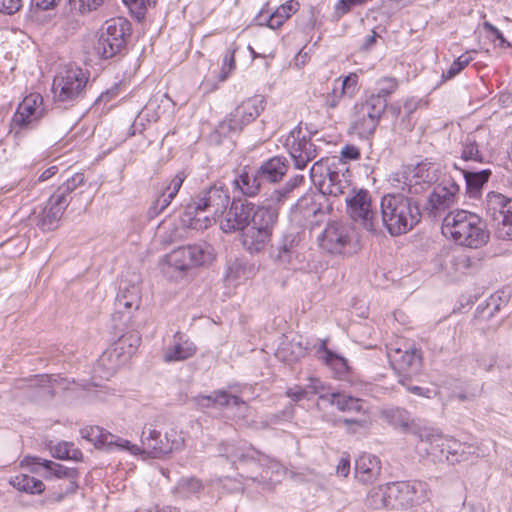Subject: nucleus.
Masks as SVG:
<instances>
[{
    "mask_svg": "<svg viewBox=\"0 0 512 512\" xmlns=\"http://www.w3.org/2000/svg\"><path fill=\"white\" fill-rule=\"evenodd\" d=\"M265 101L260 95L241 102L220 124L222 130L241 131L244 126L254 121L264 110Z\"/></svg>",
    "mask_w": 512,
    "mask_h": 512,
    "instance_id": "10",
    "label": "nucleus"
},
{
    "mask_svg": "<svg viewBox=\"0 0 512 512\" xmlns=\"http://www.w3.org/2000/svg\"><path fill=\"white\" fill-rule=\"evenodd\" d=\"M440 447V454L445 455L446 460L452 464L468 460L473 447L466 443H461L456 439L445 436L442 444H437Z\"/></svg>",
    "mask_w": 512,
    "mask_h": 512,
    "instance_id": "33",
    "label": "nucleus"
},
{
    "mask_svg": "<svg viewBox=\"0 0 512 512\" xmlns=\"http://www.w3.org/2000/svg\"><path fill=\"white\" fill-rule=\"evenodd\" d=\"M129 31L130 24L123 18L106 21L96 45L97 53L105 59L116 55L124 47Z\"/></svg>",
    "mask_w": 512,
    "mask_h": 512,
    "instance_id": "8",
    "label": "nucleus"
},
{
    "mask_svg": "<svg viewBox=\"0 0 512 512\" xmlns=\"http://www.w3.org/2000/svg\"><path fill=\"white\" fill-rule=\"evenodd\" d=\"M81 435L95 445H107L125 451H127V449H132L133 451L137 450L135 445L130 441L115 436L99 426L85 427L81 429Z\"/></svg>",
    "mask_w": 512,
    "mask_h": 512,
    "instance_id": "23",
    "label": "nucleus"
},
{
    "mask_svg": "<svg viewBox=\"0 0 512 512\" xmlns=\"http://www.w3.org/2000/svg\"><path fill=\"white\" fill-rule=\"evenodd\" d=\"M53 457L57 459H78L80 451L73 449V444L69 442H60L51 449Z\"/></svg>",
    "mask_w": 512,
    "mask_h": 512,
    "instance_id": "58",
    "label": "nucleus"
},
{
    "mask_svg": "<svg viewBox=\"0 0 512 512\" xmlns=\"http://www.w3.org/2000/svg\"><path fill=\"white\" fill-rule=\"evenodd\" d=\"M299 9V3L295 0H289L286 3L280 5L272 14L268 17L265 13L260 12L257 17L259 24L266 22V25L271 29L279 28L287 19L291 17Z\"/></svg>",
    "mask_w": 512,
    "mask_h": 512,
    "instance_id": "35",
    "label": "nucleus"
},
{
    "mask_svg": "<svg viewBox=\"0 0 512 512\" xmlns=\"http://www.w3.org/2000/svg\"><path fill=\"white\" fill-rule=\"evenodd\" d=\"M398 88V81L394 77H383L376 81L374 91L369 99L381 100L384 108L387 107V97L394 93Z\"/></svg>",
    "mask_w": 512,
    "mask_h": 512,
    "instance_id": "49",
    "label": "nucleus"
},
{
    "mask_svg": "<svg viewBox=\"0 0 512 512\" xmlns=\"http://www.w3.org/2000/svg\"><path fill=\"white\" fill-rule=\"evenodd\" d=\"M357 82L358 77L354 73L348 75L344 79H336L334 81V83L338 85L339 89L342 90V92H344L345 95H348L349 97H352L353 94L355 93Z\"/></svg>",
    "mask_w": 512,
    "mask_h": 512,
    "instance_id": "63",
    "label": "nucleus"
},
{
    "mask_svg": "<svg viewBox=\"0 0 512 512\" xmlns=\"http://www.w3.org/2000/svg\"><path fill=\"white\" fill-rule=\"evenodd\" d=\"M353 229L344 222L332 221L318 236L320 247L330 254L344 255L353 248Z\"/></svg>",
    "mask_w": 512,
    "mask_h": 512,
    "instance_id": "9",
    "label": "nucleus"
},
{
    "mask_svg": "<svg viewBox=\"0 0 512 512\" xmlns=\"http://www.w3.org/2000/svg\"><path fill=\"white\" fill-rule=\"evenodd\" d=\"M297 169H304L309 162L317 157V148L310 138L302 134L300 129L292 130L285 143Z\"/></svg>",
    "mask_w": 512,
    "mask_h": 512,
    "instance_id": "15",
    "label": "nucleus"
},
{
    "mask_svg": "<svg viewBox=\"0 0 512 512\" xmlns=\"http://www.w3.org/2000/svg\"><path fill=\"white\" fill-rule=\"evenodd\" d=\"M305 354V348L300 342L294 340L283 343L276 352V356L284 362L298 361Z\"/></svg>",
    "mask_w": 512,
    "mask_h": 512,
    "instance_id": "54",
    "label": "nucleus"
},
{
    "mask_svg": "<svg viewBox=\"0 0 512 512\" xmlns=\"http://www.w3.org/2000/svg\"><path fill=\"white\" fill-rule=\"evenodd\" d=\"M317 358L334 370L337 374L342 375L348 370L346 359L333 353L326 348V343L323 341L317 350Z\"/></svg>",
    "mask_w": 512,
    "mask_h": 512,
    "instance_id": "47",
    "label": "nucleus"
},
{
    "mask_svg": "<svg viewBox=\"0 0 512 512\" xmlns=\"http://www.w3.org/2000/svg\"><path fill=\"white\" fill-rule=\"evenodd\" d=\"M458 192V184L453 179H447L444 180L442 184L434 188L429 201L433 209H445L454 203Z\"/></svg>",
    "mask_w": 512,
    "mask_h": 512,
    "instance_id": "30",
    "label": "nucleus"
},
{
    "mask_svg": "<svg viewBox=\"0 0 512 512\" xmlns=\"http://www.w3.org/2000/svg\"><path fill=\"white\" fill-rule=\"evenodd\" d=\"M347 212L350 217L366 230L374 232L377 230L378 221L375 211L371 206V196L368 191L360 189L353 191L351 196L345 198Z\"/></svg>",
    "mask_w": 512,
    "mask_h": 512,
    "instance_id": "11",
    "label": "nucleus"
},
{
    "mask_svg": "<svg viewBox=\"0 0 512 512\" xmlns=\"http://www.w3.org/2000/svg\"><path fill=\"white\" fill-rule=\"evenodd\" d=\"M487 133L484 130H475L469 133L461 141L460 155L464 161H473L478 163H484L487 155L485 147V140Z\"/></svg>",
    "mask_w": 512,
    "mask_h": 512,
    "instance_id": "19",
    "label": "nucleus"
},
{
    "mask_svg": "<svg viewBox=\"0 0 512 512\" xmlns=\"http://www.w3.org/2000/svg\"><path fill=\"white\" fill-rule=\"evenodd\" d=\"M9 483L18 491L29 494H40L45 490V485L41 480L27 474L13 476Z\"/></svg>",
    "mask_w": 512,
    "mask_h": 512,
    "instance_id": "46",
    "label": "nucleus"
},
{
    "mask_svg": "<svg viewBox=\"0 0 512 512\" xmlns=\"http://www.w3.org/2000/svg\"><path fill=\"white\" fill-rule=\"evenodd\" d=\"M331 203L320 192L306 194L295 204V210L302 214L305 219L326 215L331 210Z\"/></svg>",
    "mask_w": 512,
    "mask_h": 512,
    "instance_id": "24",
    "label": "nucleus"
},
{
    "mask_svg": "<svg viewBox=\"0 0 512 512\" xmlns=\"http://www.w3.org/2000/svg\"><path fill=\"white\" fill-rule=\"evenodd\" d=\"M207 212L202 209L195 201H191L185 208L181 216V224L184 227L194 230H204L211 226L213 218L209 215H205Z\"/></svg>",
    "mask_w": 512,
    "mask_h": 512,
    "instance_id": "31",
    "label": "nucleus"
},
{
    "mask_svg": "<svg viewBox=\"0 0 512 512\" xmlns=\"http://www.w3.org/2000/svg\"><path fill=\"white\" fill-rule=\"evenodd\" d=\"M441 168L436 163L421 162L415 166H407L403 172L404 184L410 193H420L438 181Z\"/></svg>",
    "mask_w": 512,
    "mask_h": 512,
    "instance_id": "12",
    "label": "nucleus"
},
{
    "mask_svg": "<svg viewBox=\"0 0 512 512\" xmlns=\"http://www.w3.org/2000/svg\"><path fill=\"white\" fill-rule=\"evenodd\" d=\"M235 52L236 48H230L226 51L223 61H222V67L219 74V80L225 81L229 75L233 72V70L236 67L235 62Z\"/></svg>",
    "mask_w": 512,
    "mask_h": 512,
    "instance_id": "60",
    "label": "nucleus"
},
{
    "mask_svg": "<svg viewBox=\"0 0 512 512\" xmlns=\"http://www.w3.org/2000/svg\"><path fill=\"white\" fill-rule=\"evenodd\" d=\"M197 352L196 344L186 335L176 332L172 342L163 351L166 363L181 362L192 358Z\"/></svg>",
    "mask_w": 512,
    "mask_h": 512,
    "instance_id": "20",
    "label": "nucleus"
},
{
    "mask_svg": "<svg viewBox=\"0 0 512 512\" xmlns=\"http://www.w3.org/2000/svg\"><path fill=\"white\" fill-rule=\"evenodd\" d=\"M21 466L30 470L32 473H40V468L45 470L43 477L46 480L53 478L62 479L65 482L64 491L53 492L47 498L48 502L57 503L64 499L65 495L74 493L78 487V472L74 468L66 467L51 460L42 459L37 456H25L21 461ZM63 490L62 485H60Z\"/></svg>",
    "mask_w": 512,
    "mask_h": 512,
    "instance_id": "3",
    "label": "nucleus"
},
{
    "mask_svg": "<svg viewBox=\"0 0 512 512\" xmlns=\"http://www.w3.org/2000/svg\"><path fill=\"white\" fill-rule=\"evenodd\" d=\"M382 417L385 421L394 427L400 428L403 432L412 433V423H416L414 420H411L409 412L402 408L386 409L382 412Z\"/></svg>",
    "mask_w": 512,
    "mask_h": 512,
    "instance_id": "43",
    "label": "nucleus"
},
{
    "mask_svg": "<svg viewBox=\"0 0 512 512\" xmlns=\"http://www.w3.org/2000/svg\"><path fill=\"white\" fill-rule=\"evenodd\" d=\"M195 402L202 408H209L212 406H228L231 403L235 406H242L247 409L246 403L239 397L229 394L224 390L215 391L212 395H200L195 397Z\"/></svg>",
    "mask_w": 512,
    "mask_h": 512,
    "instance_id": "36",
    "label": "nucleus"
},
{
    "mask_svg": "<svg viewBox=\"0 0 512 512\" xmlns=\"http://www.w3.org/2000/svg\"><path fill=\"white\" fill-rule=\"evenodd\" d=\"M141 300V291L136 284H124L120 286L115 300V311L113 318L121 320L124 317L130 318L133 311L138 310Z\"/></svg>",
    "mask_w": 512,
    "mask_h": 512,
    "instance_id": "18",
    "label": "nucleus"
},
{
    "mask_svg": "<svg viewBox=\"0 0 512 512\" xmlns=\"http://www.w3.org/2000/svg\"><path fill=\"white\" fill-rule=\"evenodd\" d=\"M141 342L138 332H128L118 338L111 347L115 349L120 358L126 363L136 352Z\"/></svg>",
    "mask_w": 512,
    "mask_h": 512,
    "instance_id": "39",
    "label": "nucleus"
},
{
    "mask_svg": "<svg viewBox=\"0 0 512 512\" xmlns=\"http://www.w3.org/2000/svg\"><path fill=\"white\" fill-rule=\"evenodd\" d=\"M85 182L84 174L75 173L70 178H68L58 189L57 193H62L63 195H68L73 192L77 187L81 186Z\"/></svg>",
    "mask_w": 512,
    "mask_h": 512,
    "instance_id": "62",
    "label": "nucleus"
},
{
    "mask_svg": "<svg viewBox=\"0 0 512 512\" xmlns=\"http://www.w3.org/2000/svg\"><path fill=\"white\" fill-rule=\"evenodd\" d=\"M463 175L470 191H478L484 183H486L491 175L489 169L478 172H471L463 170Z\"/></svg>",
    "mask_w": 512,
    "mask_h": 512,
    "instance_id": "57",
    "label": "nucleus"
},
{
    "mask_svg": "<svg viewBox=\"0 0 512 512\" xmlns=\"http://www.w3.org/2000/svg\"><path fill=\"white\" fill-rule=\"evenodd\" d=\"M328 401L343 412H359L362 410V400L344 393H331Z\"/></svg>",
    "mask_w": 512,
    "mask_h": 512,
    "instance_id": "52",
    "label": "nucleus"
},
{
    "mask_svg": "<svg viewBox=\"0 0 512 512\" xmlns=\"http://www.w3.org/2000/svg\"><path fill=\"white\" fill-rule=\"evenodd\" d=\"M484 206L487 215L491 217L497 228L498 224L505 221V217L512 210V199L501 193L491 191L486 195Z\"/></svg>",
    "mask_w": 512,
    "mask_h": 512,
    "instance_id": "25",
    "label": "nucleus"
},
{
    "mask_svg": "<svg viewBox=\"0 0 512 512\" xmlns=\"http://www.w3.org/2000/svg\"><path fill=\"white\" fill-rule=\"evenodd\" d=\"M202 489V482L199 479L190 477L180 479L172 492L178 499H188L201 492Z\"/></svg>",
    "mask_w": 512,
    "mask_h": 512,
    "instance_id": "50",
    "label": "nucleus"
},
{
    "mask_svg": "<svg viewBox=\"0 0 512 512\" xmlns=\"http://www.w3.org/2000/svg\"><path fill=\"white\" fill-rule=\"evenodd\" d=\"M442 233L456 244L473 249L484 246L490 237L485 221L467 210L449 212L443 220Z\"/></svg>",
    "mask_w": 512,
    "mask_h": 512,
    "instance_id": "1",
    "label": "nucleus"
},
{
    "mask_svg": "<svg viewBox=\"0 0 512 512\" xmlns=\"http://www.w3.org/2000/svg\"><path fill=\"white\" fill-rule=\"evenodd\" d=\"M312 181L319 185V192L326 195L339 197L351 196L353 189L345 174L338 171H331L326 168L322 161H317L310 169Z\"/></svg>",
    "mask_w": 512,
    "mask_h": 512,
    "instance_id": "7",
    "label": "nucleus"
},
{
    "mask_svg": "<svg viewBox=\"0 0 512 512\" xmlns=\"http://www.w3.org/2000/svg\"><path fill=\"white\" fill-rule=\"evenodd\" d=\"M498 227L496 228L497 234L501 239L512 240V210L507 214Z\"/></svg>",
    "mask_w": 512,
    "mask_h": 512,
    "instance_id": "64",
    "label": "nucleus"
},
{
    "mask_svg": "<svg viewBox=\"0 0 512 512\" xmlns=\"http://www.w3.org/2000/svg\"><path fill=\"white\" fill-rule=\"evenodd\" d=\"M170 101L171 100L167 94L161 95L160 99H158L157 97L150 99L143 108V110L137 116L134 124L131 127L132 131L130 132V135L135 134L138 121H142L144 118H146L147 121L149 122L157 121L160 118L159 110L161 106L168 105Z\"/></svg>",
    "mask_w": 512,
    "mask_h": 512,
    "instance_id": "41",
    "label": "nucleus"
},
{
    "mask_svg": "<svg viewBox=\"0 0 512 512\" xmlns=\"http://www.w3.org/2000/svg\"><path fill=\"white\" fill-rule=\"evenodd\" d=\"M69 204V198L55 192L47 201L42 213V226L51 229L63 216Z\"/></svg>",
    "mask_w": 512,
    "mask_h": 512,
    "instance_id": "28",
    "label": "nucleus"
},
{
    "mask_svg": "<svg viewBox=\"0 0 512 512\" xmlns=\"http://www.w3.org/2000/svg\"><path fill=\"white\" fill-rule=\"evenodd\" d=\"M271 238L272 234L249 225L242 233V245L250 254H259L265 251Z\"/></svg>",
    "mask_w": 512,
    "mask_h": 512,
    "instance_id": "32",
    "label": "nucleus"
},
{
    "mask_svg": "<svg viewBox=\"0 0 512 512\" xmlns=\"http://www.w3.org/2000/svg\"><path fill=\"white\" fill-rule=\"evenodd\" d=\"M185 179L186 174L183 171H180L172 179L164 183L158 195L161 198L160 204L162 206L169 205L171 203V201L179 192Z\"/></svg>",
    "mask_w": 512,
    "mask_h": 512,
    "instance_id": "51",
    "label": "nucleus"
},
{
    "mask_svg": "<svg viewBox=\"0 0 512 512\" xmlns=\"http://www.w3.org/2000/svg\"><path fill=\"white\" fill-rule=\"evenodd\" d=\"M262 182L258 171L253 173L243 172L234 180V185L242 194L252 197L259 192Z\"/></svg>",
    "mask_w": 512,
    "mask_h": 512,
    "instance_id": "44",
    "label": "nucleus"
},
{
    "mask_svg": "<svg viewBox=\"0 0 512 512\" xmlns=\"http://www.w3.org/2000/svg\"><path fill=\"white\" fill-rule=\"evenodd\" d=\"M473 60L469 52L460 55L449 67V69L443 73L442 77L444 80H450L459 74L471 61Z\"/></svg>",
    "mask_w": 512,
    "mask_h": 512,
    "instance_id": "59",
    "label": "nucleus"
},
{
    "mask_svg": "<svg viewBox=\"0 0 512 512\" xmlns=\"http://www.w3.org/2000/svg\"><path fill=\"white\" fill-rule=\"evenodd\" d=\"M389 484L374 487L368 493L366 505L371 509L391 508Z\"/></svg>",
    "mask_w": 512,
    "mask_h": 512,
    "instance_id": "48",
    "label": "nucleus"
},
{
    "mask_svg": "<svg viewBox=\"0 0 512 512\" xmlns=\"http://www.w3.org/2000/svg\"><path fill=\"white\" fill-rule=\"evenodd\" d=\"M412 428V433L419 438L416 450L420 455L427 456L440 453V447H437V444H442L445 438L441 432L431 427L421 426L418 423H412Z\"/></svg>",
    "mask_w": 512,
    "mask_h": 512,
    "instance_id": "22",
    "label": "nucleus"
},
{
    "mask_svg": "<svg viewBox=\"0 0 512 512\" xmlns=\"http://www.w3.org/2000/svg\"><path fill=\"white\" fill-rule=\"evenodd\" d=\"M387 357L399 384H405V377L413 378L422 369L421 350L402 339L387 346Z\"/></svg>",
    "mask_w": 512,
    "mask_h": 512,
    "instance_id": "5",
    "label": "nucleus"
},
{
    "mask_svg": "<svg viewBox=\"0 0 512 512\" xmlns=\"http://www.w3.org/2000/svg\"><path fill=\"white\" fill-rule=\"evenodd\" d=\"M195 201L202 209L210 212L212 216H217L227 207L229 203V195L222 186L212 185L208 189L200 192Z\"/></svg>",
    "mask_w": 512,
    "mask_h": 512,
    "instance_id": "21",
    "label": "nucleus"
},
{
    "mask_svg": "<svg viewBox=\"0 0 512 512\" xmlns=\"http://www.w3.org/2000/svg\"><path fill=\"white\" fill-rule=\"evenodd\" d=\"M434 262L439 272L453 280H458L467 275L473 267L470 256L463 252H442L435 258Z\"/></svg>",
    "mask_w": 512,
    "mask_h": 512,
    "instance_id": "16",
    "label": "nucleus"
},
{
    "mask_svg": "<svg viewBox=\"0 0 512 512\" xmlns=\"http://www.w3.org/2000/svg\"><path fill=\"white\" fill-rule=\"evenodd\" d=\"M507 302L500 295H491L485 305H479L476 310V317L482 320H488L494 313L498 312Z\"/></svg>",
    "mask_w": 512,
    "mask_h": 512,
    "instance_id": "55",
    "label": "nucleus"
},
{
    "mask_svg": "<svg viewBox=\"0 0 512 512\" xmlns=\"http://www.w3.org/2000/svg\"><path fill=\"white\" fill-rule=\"evenodd\" d=\"M222 451L221 455L231 460L232 463H235L236 461L247 462L249 460H254V454L256 453L250 448L234 444H222Z\"/></svg>",
    "mask_w": 512,
    "mask_h": 512,
    "instance_id": "53",
    "label": "nucleus"
},
{
    "mask_svg": "<svg viewBox=\"0 0 512 512\" xmlns=\"http://www.w3.org/2000/svg\"><path fill=\"white\" fill-rule=\"evenodd\" d=\"M253 204L233 201L230 207L224 208L220 219V228L225 233L244 231L249 226Z\"/></svg>",
    "mask_w": 512,
    "mask_h": 512,
    "instance_id": "17",
    "label": "nucleus"
},
{
    "mask_svg": "<svg viewBox=\"0 0 512 512\" xmlns=\"http://www.w3.org/2000/svg\"><path fill=\"white\" fill-rule=\"evenodd\" d=\"M130 11L138 18L144 17L147 7L155 5L156 0H122Z\"/></svg>",
    "mask_w": 512,
    "mask_h": 512,
    "instance_id": "61",
    "label": "nucleus"
},
{
    "mask_svg": "<svg viewBox=\"0 0 512 512\" xmlns=\"http://www.w3.org/2000/svg\"><path fill=\"white\" fill-rule=\"evenodd\" d=\"M141 342L138 332H128L118 338L111 347L115 349L120 358L126 363L136 352Z\"/></svg>",
    "mask_w": 512,
    "mask_h": 512,
    "instance_id": "40",
    "label": "nucleus"
},
{
    "mask_svg": "<svg viewBox=\"0 0 512 512\" xmlns=\"http://www.w3.org/2000/svg\"><path fill=\"white\" fill-rule=\"evenodd\" d=\"M279 207L274 205L254 206L251 212L249 225L255 229L263 230L273 234L274 228L278 222Z\"/></svg>",
    "mask_w": 512,
    "mask_h": 512,
    "instance_id": "26",
    "label": "nucleus"
},
{
    "mask_svg": "<svg viewBox=\"0 0 512 512\" xmlns=\"http://www.w3.org/2000/svg\"><path fill=\"white\" fill-rule=\"evenodd\" d=\"M111 346L100 356L99 365L105 368L108 374H113L118 368L125 364Z\"/></svg>",
    "mask_w": 512,
    "mask_h": 512,
    "instance_id": "56",
    "label": "nucleus"
},
{
    "mask_svg": "<svg viewBox=\"0 0 512 512\" xmlns=\"http://www.w3.org/2000/svg\"><path fill=\"white\" fill-rule=\"evenodd\" d=\"M188 246L192 257L193 267L208 265L212 263L216 257L214 247L207 242Z\"/></svg>",
    "mask_w": 512,
    "mask_h": 512,
    "instance_id": "45",
    "label": "nucleus"
},
{
    "mask_svg": "<svg viewBox=\"0 0 512 512\" xmlns=\"http://www.w3.org/2000/svg\"><path fill=\"white\" fill-rule=\"evenodd\" d=\"M165 260L166 265L163 270L168 275L173 272L183 273L193 268L189 246L179 247L171 251L166 255Z\"/></svg>",
    "mask_w": 512,
    "mask_h": 512,
    "instance_id": "34",
    "label": "nucleus"
},
{
    "mask_svg": "<svg viewBox=\"0 0 512 512\" xmlns=\"http://www.w3.org/2000/svg\"><path fill=\"white\" fill-rule=\"evenodd\" d=\"M421 482H397L389 484L391 508L406 507L415 500V494L419 488H423Z\"/></svg>",
    "mask_w": 512,
    "mask_h": 512,
    "instance_id": "27",
    "label": "nucleus"
},
{
    "mask_svg": "<svg viewBox=\"0 0 512 512\" xmlns=\"http://www.w3.org/2000/svg\"><path fill=\"white\" fill-rule=\"evenodd\" d=\"M382 224L390 235L399 236L410 231L420 220V210L403 194H388L380 203Z\"/></svg>",
    "mask_w": 512,
    "mask_h": 512,
    "instance_id": "2",
    "label": "nucleus"
},
{
    "mask_svg": "<svg viewBox=\"0 0 512 512\" xmlns=\"http://www.w3.org/2000/svg\"><path fill=\"white\" fill-rule=\"evenodd\" d=\"M380 471V460L374 455L364 453L355 461V477L364 484L375 481Z\"/></svg>",
    "mask_w": 512,
    "mask_h": 512,
    "instance_id": "29",
    "label": "nucleus"
},
{
    "mask_svg": "<svg viewBox=\"0 0 512 512\" xmlns=\"http://www.w3.org/2000/svg\"><path fill=\"white\" fill-rule=\"evenodd\" d=\"M141 444L135 445L136 451L127 449L132 455L145 454L151 458H162L182 447L184 439L177 430L170 429L164 435L152 426H144L141 433Z\"/></svg>",
    "mask_w": 512,
    "mask_h": 512,
    "instance_id": "4",
    "label": "nucleus"
},
{
    "mask_svg": "<svg viewBox=\"0 0 512 512\" xmlns=\"http://www.w3.org/2000/svg\"><path fill=\"white\" fill-rule=\"evenodd\" d=\"M287 169L286 159L281 156H275L265 161L257 171L263 181L278 182L286 174Z\"/></svg>",
    "mask_w": 512,
    "mask_h": 512,
    "instance_id": "37",
    "label": "nucleus"
},
{
    "mask_svg": "<svg viewBox=\"0 0 512 512\" xmlns=\"http://www.w3.org/2000/svg\"><path fill=\"white\" fill-rule=\"evenodd\" d=\"M253 272L252 264L236 259L228 266L226 280L233 285H238L251 278Z\"/></svg>",
    "mask_w": 512,
    "mask_h": 512,
    "instance_id": "42",
    "label": "nucleus"
},
{
    "mask_svg": "<svg viewBox=\"0 0 512 512\" xmlns=\"http://www.w3.org/2000/svg\"><path fill=\"white\" fill-rule=\"evenodd\" d=\"M44 115L43 97L38 93H31L18 105L11 126L19 130L32 128Z\"/></svg>",
    "mask_w": 512,
    "mask_h": 512,
    "instance_id": "13",
    "label": "nucleus"
},
{
    "mask_svg": "<svg viewBox=\"0 0 512 512\" xmlns=\"http://www.w3.org/2000/svg\"><path fill=\"white\" fill-rule=\"evenodd\" d=\"M88 82L86 73L78 67L60 71L53 80L52 93L56 102L69 104L80 99Z\"/></svg>",
    "mask_w": 512,
    "mask_h": 512,
    "instance_id": "6",
    "label": "nucleus"
},
{
    "mask_svg": "<svg viewBox=\"0 0 512 512\" xmlns=\"http://www.w3.org/2000/svg\"><path fill=\"white\" fill-rule=\"evenodd\" d=\"M141 342L138 332H128L118 338L111 347L115 349L120 358L126 363L136 352Z\"/></svg>",
    "mask_w": 512,
    "mask_h": 512,
    "instance_id": "38",
    "label": "nucleus"
},
{
    "mask_svg": "<svg viewBox=\"0 0 512 512\" xmlns=\"http://www.w3.org/2000/svg\"><path fill=\"white\" fill-rule=\"evenodd\" d=\"M385 108L381 100L367 99L356 106L354 129L361 137H368L375 132Z\"/></svg>",
    "mask_w": 512,
    "mask_h": 512,
    "instance_id": "14",
    "label": "nucleus"
}]
</instances>
